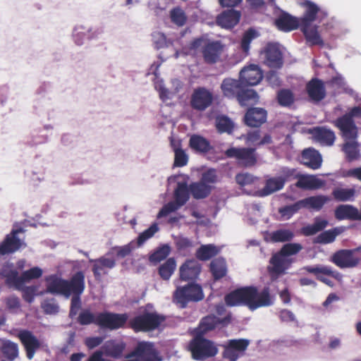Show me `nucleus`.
<instances>
[{"label":"nucleus","instance_id":"obj_30","mask_svg":"<svg viewBox=\"0 0 361 361\" xmlns=\"http://www.w3.org/2000/svg\"><path fill=\"white\" fill-rule=\"evenodd\" d=\"M318 26L302 24L300 25V30L305 35L307 43L310 46H323L324 42L318 32Z\"/></svg>","mask_w":361,"mask_h":361},{"label":"nucleus","instance_id":"obj_22","mask_svg":"<svg viewBox=\"0 0 361 361\" xmlns=\"http://www.w3.org/2000/svg\"><path fill=\"white\" fill-rule=\"evenodd\" d=\"M201 266L195 259L186 260L179 268L180 279L182 281H193L200 275Z\"/></svg>","mask_w":361,"mask_h":361},{"label":"nucleus","instance_id":"obj_40","mask_svg":"<svg viewBox=\"0 0 361 361\" xmlns=\"http://www.w3.org/2000/svg\"><path fill=\"white\" fill-rule=\"evenodd\" d=\"M189 188L192 196L196 200L207 197L212 190V187L210 185L204 184L201 180L199 182L192 183L189 185Z\"/></svg>","mask_w":361,"mask_h":361},{"label":"nucleus","instance_id":"obj_3","mask_svg":"<svg viewBox=\"0 0 361 361\" xmlns=\"http://www.w3.org/2000/svg\"><path fill=\"white\" fill-rule=\"evenodd\" d=\"M224 47L225 44L221 40H214L204 37L195 39L190 44L192 49L201 48L204 61L212 64L219 60Z\"/></svg>","mask_w":361,"mask_h":361},{"label":"nucleus","instance_id":"obj_37","mask_svg":"<svg viewBox=\"0 0 361 361\" xmlns=\"http://www.w3.org/2000/svg\"><path fill=\"white\" fill-rule=\"evenodd\" d=\"M0 351L4 357L12 361L18 356V345L9 340H1Z\"/></svg>","mask_w":361,"mask_h":361},{"label":"nucleus","instance_id":"obj_19","mask_svg":"<svg viewBox=\"0 0 361 361\" xmlns=\"http://www.w3.org/2000/svg\"><path fill=\"white\" fill-rule=\"evenodd\" d=\"M239 78L244 85L254 86L262 80L263 74L257 65L251 64L240 71Z\"/></svg>","mask_w":361,"mask_h":361},{"label":"nucleus","instance_id":"obj_43","mask_svg":"<svg viewBox=\"0 0 361 361\" xmlns=\"http://www.w3.org/2000/svg\"><path fill=\"white\" fill-rule=\"evenodd\" d=\"M216 128L220 133H227L228 135L233 133L234 128V123L233 121L225 115L216 116Z\"/></svg>","mask_w":361,"mask_h":361},{"label":"nucleus","instance_id":"obj_61","mask_svg":"<svg viewBox=\"0 0 361 361\" xmlns=\"http://www.w3.org/2000/svg\"><path fill=\"white\" fill-rule=\"evenodd\" d=\"M152 41L157 49L169 47L170 42L167 41L166 36L160 32H154L152 34Z\"/></svg>","mask_w":361,"mask_h":361},{"label":"nucleus","instance_id":"obj_51","mask_svg":"<svg viewBox=\"0 0 361 361\" xmlns=\"http://www.w3.org/2000/svg\"><path fill=\"white\" fill-rule=\"evenodd\" d=\"M341 233V229L334 228L321 233L316 238L315 242L320 244H329L334 242L337 235Z\"/></svg>","mask_w":361,"mask_h":361},{"label":"nucleus","instance_id":"obj_62","mask_svg":"<svg viewBox=\"0 0 361 361\" xmlns=\"http://www.w3.org/2000/svg\"><path fill=\"white\" fill-rule=\"evenodd\" d=\"M43 271L39 267H35L23 273L24 284L32 279H39L42 276Z\"/></svg>","mask_w":361,"mask_h":361},{"label":"nucleus","instance_id":"obj_52","mask_svg":"<svg viewBox=\"0 0 361 361\" xmlns=\"http://www.w3.org/2000/svg\"><path fill=\"white\" fill-rule=\"evenodd\" d=\"M135 249V242L130 241L129 243L123 246H116L111 248L115 257L118 259L128 257Z\"/></svg>","mask_w":361,"mask_h":361},{"label":"nucleus","instance_id":"obj_6","mask_svg":"<svg viewBox=\"0 0 361 361\" xmlns=\"http://www.w3.org/2000/svg\"><path fill=\"white\" fill-rule=\"evenodd\" d=\"M190 188L185 181L178 182L174 190V200L163 206L158 213V217L166 216L185 204L190 198Z\"/></svg>","mask_w":361,"mask_h":361},{"label":"nucleus","instance_id":"obj_53","mask_svg":"<svg viewBox=\"0 0 361 361\" xmlns=\"http://www.w3.org/2000/svg\"><path fill=\"white\" fill-rule=\"evenodd\" d=\"M170 246L166 244L163 245L150 255L149 261L153 263H158L165 259L170 254Z\"/></svg>","mask_w":361,"mask_h":361},{"label":"nucleus","instance_id":"obj_25","mask_svg":"<svg viewBox=\"0 0 361 361\" xmlns=\"http://www.w3.org/2000/svg\"><path fill=\"white\" fill-rule=\"evenodd\" d=\"M267 118V112L263 108L254 107L250 108L245 116V123L250 127H259L266 122Z\"/></svg>","mask_w":361,"mask_h":361},{"label":"nucleus","instance_id":"obj_18","mask_svg":"<svg viewBox=\"0 0 361 361\" xmlns=\"http://www.w3.org/2000/svg\"><path fill=\"white\" fill-rule=\"evenodd\" d=\"M335 125L341 131L345 142L356 140L357 128L354 121H350L347 116H341L336 120Z\"/></svg>","mask_w":361,"mask_h":361},{"label":"nucleus","instance_id":"obj_41","mask_svg":"<svg viewBox=\"0 0 361 361\" xmlns=\"http://www.w3.org/2000/svg\"><path fill=\"white\" fill-rule=\"evenodd\" d=\"M190 146L192 149L201 153H207L212 149L210 142L205 137L199 135H193L190 137Z\"/></svg>","mask_w":361,"mask_h":361},{"label":"nucleus","instance_id":"obj_35","mask_svg":"<svg viewBox=\"0 0 361 361\" xmlns=\"http://www.w3.org/2000/svg\"><path fill=\"white\" fill-rule=\"evenodd\" d=\"M302 6L305 10L303 16L299 18L300 20V25H310L316 20L317 14L319 11V6L312 1H305L302 3Z\"/></svg>","mask_w":361,"mask_h":361},{"label":"nucleus","instance_id":"obj_42","mask_svg":"<svg viewBox=\"0 0 361 361\" xmlns=\"http://www.w3.org/2000/svg\"><path fill=\"white\" fill-rule=\"evenodd\" d=\"M314 135L319 142L326 146L333 145L336 139L335 134L332 130L321 127L314 129Z\"/></svg>","mask_w":361,"mask_h":361},{"label":"nucleus","instance_id":"obj_47","mask_svg":"<svg viewBox=\"0 0 361 361\" xmlns=\"http://www.w3.org/2000/svg\"><path fill=\"white\" fill-rule=\"evenodd\" d=\"M360 145L357 140L345 142L343 146V151L345 152L346 159L349 161L357 159L360 154Z\"/></svg>","mask_w":361,"mask_h":361},{"label":"nucleus","instance_id":"obj_59","mask_svg":"<svg viewBox=\"0 0 361 361\" xmlns=\"http://www.w3.org/2000/svg\"><path fill=\"white\" fill-rule=\"evenodd\" d=\"M171 21L178 26H183L187 20L185 12L180 8H174L170 12Z\"/></svg>","mask_w":361,"mask_h":361},{"label":"nucleus","instance_id":"obj_56","mask_svg":"<svg viewBox=\"0 0 361 361\" xmlns=\"http://www.w3.org/2000/svg\"><path fill=\"white\" fill-rule=\"evenodd\" d=\"M159 231L157 224H152L147 229L140 233L137 238V247L142 245L147 240L152 238Z\"/></svg>","mask_w":361,"mask_h":361},{"label":"nucleus","instance_id":"obj_9","mask_svg":"<svg viewBox=\"0 0 361 361\" xmlns=\"http://www.w3.org/2000/svg\"><path fill=\"white\" fill-rule=\"evenodd\" d=\"M165 320L164 315L157 312H145L142 315L137 316V331L145 332L158 329L162 322Z\"/></svg>","mask_w":361,"mask_h":361},{"label":"nucleus","instance_id":"obj_13","mask_svg":"<svg viewBox=\"0 0 361 361\" xmlns=\"http://www.w3.org/2000/svg\"><path fill=\"white\" fill-rule=\"evenodd\" d=\"M91 262L93 263L92 271L97 278L107 274L116 264V257L111 249L104 256Z\"/></svg>","mask_w":361,"mask_h":361},{"label":"nucleus","instance_id":"obj_39","mask_svg":"<svg viewBox=\"0 0 361 361\" xmlns=\"http://www.w3.org/2000/svg\"><path fill=\"white\" fill-rule=\"evenodd\" d=\"M124 348L125 344L123 342L108 341L103 345L102 351L108 356L118 358L121 356Z\"/></svg>","mask_w":361,"mask_h":361},{"label":"nucleus","instance_id":"obj_21","mask_svg":"<svg viewBox=\"0 0 361 361\" xmlns=\"http://www.w3.org/2000/svg\"><path fill=\"white\" fill-rule=\"evenodd\" d=\"M154 349L153 343L146 341H137V361H161Z\"/></svg>","mask_w":361,"mask_h":361},{"label":"nucleus","instance_id":"obj_4","mask_svg":"<svg viewBox=\"0 0 361 361\" xmlns=\"http://www.w3.org/2000/svg\"><path fill=\"white\" fill-rule=\"evenodd\" d=\"M192 359L204 360L214 357L219 352L216 345L212 341L197 334L189 343Z\"/></svg>","mask_w":361,"mask_h":361},{"label":"nucleus","instance_id":"obj_15","mask_svg":"<svg viewBox=\"0 0 361 361\" xmlns=\"http://www.w3.org/2000/svg\"><path fill=\"white\" fill-rule=\"evenodd\" d=\"M18 337L26 351L27 357L29 360H32L36 351L40 348L41 342L28 330L20 331L18 334Z\"/></svg>","mask_w":361,"mask_h":361},{"label":"nucleus","instance_id":"obj_12","mask_svg":"<svg viewBox=\"0 0 361 361\" xmlns=\"http://www.w3.org/2000/svg\"><path fill=\"white\" fill-rule=\"evenodd\" d=\"M264 63L271 68H281L283 64V54L278 43H269L262 52Z\"/></svg>","mask_w":361,"mask_h":361},{"label":"nucleus","instance_id":"obj_60","mask_svg":"<svg viewBox=\"0 0 361 361\" xmlns=\"http://www.w3.org/2000/svg\"><path fill=\"white\" fill-rule=\"evenodd\" d=\"M257 37V32L250 28L243 35L241 41V49L245 53H247L250 49V44L252 39Z\"/></svg>","mask_w":361,"mask_h":361},{"label":"nucleus","instance_id":"obj_33","mask_svg":"<svg viewBox=\"0 0 361 361\" xmlns=\"http://www.w3.org/2000/svg\"><path fill=\"white\" fill-rule=\"evenodd\" d=\"M284 185L283 180L279 176L269 178L266 180L264 186L259 190V195L260 197L270 195L283 189Z\"/></svg>","mask_w":361,"mask_h":361},{"label":"nucleus","instance_id":"obj_32","mask_svg":"<svg viewBox=\"0 0 361 361\" xmlns=\"http://www.w3.org/2000/svg\"><path fill=\"white\" fill-rule=\"evenodd\" d=\"M294 237L293 231L286 228H280L267 234V238L274 243L290 242Z\"/></svg>","mask_w":361,"mask_h":361},{"label":"nucleus","instance_id":"obj_64","mask_svg":"<svg viewBox=\"0 0 361 361\" xmlns=\"http://www.w3.org/2000/svg\"><path fill=\"white\" fill-rule=\"evenodd\" d=\"M42 307L46 314H54L59 312V305L54 299L44 300Z\"/></svg>","mask_w":361,"mask_h":361},{"label":"nucleus","instance_id":"obj_16","mask_svg":"<svg viewBox=\"0 0 361 361\" xmlns=\"http://www.w3.org/2000/svg\"><path fill=\"white\" fill-rule=\"evenodd\" d=\"M292 261L286 258L284 255H281L279 251L274 254L269 259L270 265L268 266L267 269L271 277H278L286 272L290 267Z\"/></svg>","mask_w":361,"mask_h":361},{"label":"nucleus","instance_id":"obj_11","mask_svg":"<svg viewBox=\"0 0 361 361\" xmlns=\"http://www.w3.org/2000/svg\"><path fill=\"white\" fill-rule=\"evenodd\" d=\"M24 231L22 228L13 229L11 233L8 234L0 245V254L6 255L12 253L22 247L25 246L23 238H20L18 235L23 233Z\"/></svg>","mask_w":361,"mask_h":361},{"label":"nucleus","instance_id":"obj_23","mask_svg":"<svg viewBox=\"0 0 361 361\" xmlns=\"http://www.w3.org/2000/svg\"><path fill=\"white\" fill-rule=\"evenodd\" d=\"M326 181L315 175L300 173L295 185L302 190H314L324 187Z\"/></svg>","mask_w":361,"mask_h":361},{"label":"nucleus","instance_id":"obj_14","mask_svg":"<svg viewBox=\"0 0 361 361\" xmlns=\"http://www.w3.org/2000/svg\"><path fill=\"white\" fill-rule=\"evenodd\" d=\"M100 32L98 28L77 25L73 30V38L77 45L81 46L87 40L96 39L99 37Z\"/></svg>","mask_w":361,"mask_h":361},{"label":"nucleus","instance_id":"obj_50","mask_svg":"<svg viewBox=\"0 0 361 361\" xmlns=\"http://www.w3.org/2000/svg\"><path fill=\"white\" fill-rule=\"evenodd\" d=\"M355 190L354 188H336L333 190L332 195L336 200L338 202L353 201L355 197Z\"/></svg>","mask_w":361,"mask_h":361},{"label":"nucleus","instance_id":"obj_49","mask_svg":"<svg viewBox=\"0 0 361 361\" xmlns=\"http://www.w3.org/2000/svg\"><path fill=\"white\" fill-rule=\"evenodd\" d=\"M176 268V262L173 257L169 258L159 267V274L163 280H169Z\"/></svg>","mask_w":361,"mask_h":361},{"label":"nucleus","instance_id":"obj_44","mask_svg":"<svg viewBox=\"0 0 361 361\" xmlns=\"http://www.w3.org/2000/svg\"><path fill=\"white\" fill-rule=\"evenodd\" d=\"M302 269L307 271L309 273L317 275L319 274H324L326 275L331 276L334 278L340 280L342 278V275L336 271H334L331 267L328 266L317 265L315 267L306 266Z\"/></svg>","mask_w":361,"mask_h":361},{"label":"nucleus","instance_id":"obj_7","mask_svg":"<svg viewBox=\"0 0 361 361\" xmlns=\"http://www.w3.org/2000/svg\"><path fill=\"white\" fill-rule=\"evenodd\" d=\"M255 148L232 147L225 151L228 158L235 159L238 164L246 167L254 166L257 162Z\"/></svg>","mask_w":361,"mask_h":361},{"label":"nucleus","instance_id":"obj_17","mask_svg":"<svg viewBox=\"0 0 361 361\" xmlns=\"http://www.w3.org/2000/svg\"><path fill=\"white\" fill-rule=\"evenodd\" d=\"M212 94L204 87H199L192 94L190 103L193 109L204 111L212 104Z\"/></svg>","mask_w":361,"mask_h":361},{"label":"nucleus","instance_id":"obj_36","mask_svg":"<svg viewBox=\"0 0 361 361\" xmlns=\"http://www.w3.org/2000/svg\"><path fill=\"white\" fill-rule=\"evenodd\" d=\"M3 276L6 278V283L18 290L23 288L24 281L23 274L19 276L18 272L15 269L4 268L2 271Z\"/></svg>","mask_w":361,"mask_h":361},{"label":"nucleus","instance_id":"obj_38","mask_svg":"<svg viewBox=\"0 0 361 361\" xmlns=\"http://www.w3.org/2000/svg\"><path fill=\"white\" fill-rule=\"evenodd\" d=\"M247 87V85H243L236 98L241 106H247L258 100L257 93L252 89H248Z\"/></svg>","mask_w":361,"mask_h":361},{"label":"nucleus","instance_id":"obj_63","mask_svg":"<svg viewBox=\"0 0 361 361\" xmlns=\"http://www.w3.org/2000/svg\"><path fill=\"white\" fill-rule=\"evenodd\" d=\"M175 159L174 165L178 167H182L187 164L188 157L186 153L180 148L174 149Z\"/></svg>","mask_w":361,"mask_h":361},{"label":"nucleus","instance_id":"obj_5","mask_svg":"<svg viewBox=\"0 0 361 361\" xmlns=\"http://www.w3.org/2000/svg\"><path fill=\"white\" fill-rule=\"evenodd\" d=\"M200 285L190 283L183 286H178L173 293V301L181 308H185L190 302H198L204 298Z\"/></svg>","mask_w":361,"mask_h":361},{"label":"nucleus","instance_id":"obj_31","mask_svg":"<svg viewBox=\"0 0 361 361\" xmlns=\"http://www.w3.org/2000/svg\"><path fill=\"white\" fill-rule=\"evenodd\" d=\"M276 25L280 30L288 32L297 28L300 29V20L299 18L285 13L276 19Z\"/></svg>","mask_w":361,"mask_h":361},{"label":"nucleus","instance_id":"obj_34","mask_svg":"<svg viewBox=\"0 0 361 361\" xmlns=\"http://www.w3.org/2000/svg\"><path fill=\"white\" fill-rule=\"evenodd\" d=\"M330 200L331 198L326 195H318L300 200V202L304 208L319 211Z\"/></svg>","mask_w":361,"mask_h":361},{"label":"nucleus","instance_id":"obj_28","mask_svg":"<svg viewBox=\"0 0 361 361\" xmlns=\"http://www.w3.org/2000/svg\"><path fill=\"white\" fill-rule=\"evenodd\" d=\"M307 91L310 98L316 102L322 101L326 96L324 85L317 78L312 79L307 84Z\"/></svg>","mask_w":361,"mask_h":361},{"label":"nucleus","instance_id":"obj_45","mask_svg":"<svg viewBox=\"0 0 361 361\" xmlns=\"http://www.w3.org/2000/svg\"><path fill=\"white\" fill-rule=\"evenodd\" d=\"M328 225V221L326 219L315 218L312 224H309L302 228V233L306 235L310 236L316 234L317 233L324 229Z\"/></svg>","mask_w":361,"mask_h":361},{"label":"nucleus","instance_id":"obj_20","mask_svg":"<svg viewBox=\"0 0 361 361\" xmlns=\"http://www.w3.org/2000/svg\"><path fill=\"white\" fill-rule=\"evenodd\" d=\"M230 322V314L225 315L223 318L218 317L214 314L208 315L201 320L199 325V331L201 334H204L215 328L225 326Z\"/></svg>","mask_w":361,"mask_h":361},{"label":"nucleus","instance_id":"obj_48","mask_svg":"<svg viewBox=\"0 0 361 361\" xmlns=\"http://www.w3.org/2000/svg\"><path fill=\"white\" fill-rule=\"evenodd\" d=\"M210 271L214 278L217 280L226 274V262L223 258H216L210 263Z\"/></svg>","mask_w":361,"mask_h":361},{"label":"nucleus","instance_id":"obj_29","mask_svg":"<svg viewBox=\"0 0 361 361\" xmlns=\"http://www.w3.org/2000/svg\"><path fill=\"white\" fill-rule=\"evenodd\" d=\"M334 214L338 220H361L359 209L351 204L338 205L335 209Z\"/></svg>","mask_w":361,"mask_h":361},{"label":"nucleus","instance_id":"obj_57","mask_svg":"<svg viewBox=\"0 0 361 361\" xmlns=\"http://www.w3.org/2000/svg\"><path fill=\"white\" fill-rule=\"evenodd\" d=\"M277 99L279 104L283 106H289L294 102V97L289 90H281L278 92Z\"/></svg>","mask_w":361,"mask_h":361},{"label":"nucleus","instance_id":"obj_2","mask_svg":"<svg viewBox=\"0 0 361 361\" xmlns=\"http://www.w3.org/2000/svg\"><path fill=\"white\" fill-rule=\"evenodd\" d=\"M225 301L228 306L246 305L252 311L274 304L269 287L260 292L255 287L242 288L226 295Z\"/></svg>","mask_w":361,"mask_h":361},{"label":"nucleus","instance_id":"obj_24","mask_svg":"<svg viewBox=\"0 0 361 361\" xmlns=\"http://www.w3.org/2000/svg\"><path fill=\"white\" fill-rule=\"evenodd\" d=\"M300 160L303 165L313 170L319 169L322 164V157L321 154L312 147H309L302 150Z\"/></svg>","mask_w":361,"mask_h":361},{"label":"nucleus","instance_id":"obj_26","mask_svg":"<svg viewBox=\"0 0 361 361\" xmlns=\"http://www.w3.org/2000/svg\"><path fill=\"white\" fill-rule=\"evenodd\" d=\"M243 82L238 80L227 78L224 79L221 84L223 95L228 99H236L242 87Z\"/></svg>","mask_w":361,"mask_h":361},{"label":"nucleus","instance_id":"obj_58","mask_svg":"<svg viewBox=\"0 0 361 361\" xmlns=\"http://www.w3.org/2000/svg\"><path fill=\"white\" fill-rule=\"evenodd\" d=\"M300 173L298 172L296 169L283 166L279 170L280 176L279 178H281L285 184L286 181L292 179L298 180V176H299Z\"/></svg>","mask_w":361,"mask_h":361},{"label":"nucleus","instance_id":"obj_54","mask_svg":"<svg viewBox=\"0 0 361 361\" xmlns=\"http://www.w3.org/2000/svg\"><path fill=\"white\" fill-rule=\"evenodd\" d=\"M301 208H302V205L300 200H299L294 204L279 208V212L284 219H289Z\"/></svg>","mask_w":361,"mask_h":361},{"label":"nucleus","instance_id":"obj_8","mask_svg":"<svg viewBox=\"0 0 361 361\" xmlns=\"http://www.w3.org/2000/svg\"><path fill=\"white\" fill-rule=\"evenodd\" d=\"M360 250V247L338 250L332 255L331 261L341 269L354 268L360 262V258L355 255V253Z\"/></svg>","mask_w":361,"mask_h":361},{"label":"nucleus","instance_id":"obj_27","mask_svg":"<svg viewBox=\"0 0 361 361\" xmlns=\"http://www.w3.org/2000/svg\"><path fill=\"white\" fill-rule=\"evenodd\" d=\"M240 13L233 8L228 9L220 13L216 18V23L223 28L233 27L238 22Z\"/></svg>","mask_w":361,"mask_h":361},{"label":"nucleus","instance_id":"obj_46","mask_svg":"<svg viewBox=\"0 0 361 361\" xmlns=\"http://www.w3.org/2000/svg\"><path fill=\"white\" fill-rule=\"evenodd\" d=\"M219 252V250L214 245H203L197 250L196 257L200 260L206 261L216 255Z\"/></svg>","mask_w":361,"mask_h":361},{"label":"nucleus","instance_id":"obj_10","mask_svg":"<svg viewBox=\"0 0 361 361\" xmlns=\"http://www.w3.org/2000/svg\"><path fill=\"white\" fill-rule=\"evenodd\" d=\"M126 319V314L104 312L97 314L96 324L103 329L114 330L121 327Z\"/></svg>","mask_w":361,"mask_h":361},{"label":"nucleus","instance_id":"obj_1","mask_svg":"<svg viewBox=\"0 0 361 361\" xmlns=\"http://www.w3.org/2000/svg\"><path fill=\"white\" fill-rule=\"evenodd\" d=\"M46 292L55 295H61L66 298L72 296L70 316L77 315L81 307L80 296L85 290V275L82 271L75 273L70 280L63 279L56 274L45 277Z\"/></svg>","mask_w":361,"mask_h":361},{"label":"nucleus","instance_id":"obj_55","mask_svg":"<svg viewBox=\"0 0 361 361\" xmlns=\"http://www.w3.org/2000/svg\"><path fill=\"white\" fill-rule=\"evenodd\" d=\"M302 250V246L300 243H286L283 245L279 252L286 258L289 256L295 255Z\"/></svg>","mask_w":361,"mask_h":361}]
</instances>
